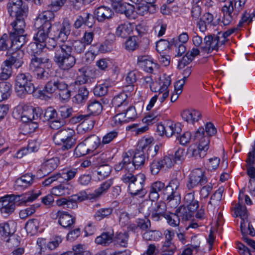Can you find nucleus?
<instances>
[{"label": "nucleus", "instance_id": "f257e3e1", "mask_svg": "<svg viewBox=\"0 0 255 255\" xmlns=\"http://www.w3.org/2000/svg\"><path fill=\"white\" fill-rule=\"evenodd\" d=\"M204 129L203 127L199 128L194 135L195 139L199 141L198 147L190 146L187 151L189 157L195 159L203 158L206 155V151L209 149L210 140L204 135Z\"/></svg>", "mask_w": 255, "mask_h": 255}, {"label": "nucleus", "instance_id": "f03ea898", "mask_svg": "<svg viewBox=\"0 0 255 255\" xmlns=\"http://www.w3.org/2000/svg\"><path fill=\"white\" fill-rule=\"evenodd\" d=\"M40 110L36 109L32 106H18L16 107L13 112L12 116L17 120H20L23 123H31L35 126V128L37 127V122L33 121L41 118Z\"/></svg>", "mask_w": 255, "mask_h": 255}, {"label": "nucleus", "instance_id": "7ed1b4c3", "mask_svg": "<svg viewBox=\"0 0 255 255\" xmlns=\"http://www.w3.org/2000/svg\"><path fill=\"white\" fill-rule=\"evenodd\" d=\"M146 159L144 151L137 148L134 153L132 162L127 153H126L123 157V160L115 165V169L117 171H121L124 168L129 171H134L135 169H138L143 166Z\"/></svg>", "mask_w": 255, "mask_h": 255}, {"label": "nucleus", "instance_id": "20e7f679", "mask_svg": "<svg viewBox=\"0 0 255 255\" xmlns=\"http://www.w3.org/2000/svg\"><path fill=\"white\" fill-rule=\"evenodd\" d=\"M51 66V61L48 57H38L33 55L29 64V69L34 73L37 79L46 80L49 75L46 69L50 68Z\"/></svg>", "mask_w": 255, "mask_h": 255}, {"label": "nucleus", "instance_id": "39448f33", "mask_svg": "<svg viewBox=\"0 0 255 255\" xmlns=\"http://www.w3.org/2000/svg\"><path fill=\"white\" fill-rule=\"evenodd\" d=\"M62 49L61 50L60 47L58 48L53 60L60 69L68 71L75 65L76 58L71 54V49L69 46H64Z\"/></svg>", "mask_w": 255, "mask_h": 255}, {"label": "nucleus", "instance_id": "423d86ee", "mask_svg": "<svg viewBox=\"0 0 255 255\" xmlns=\"http://www.w3.org/2000/svg\"><path fill=\"white\" fill-rule=\"evenodd\" d=\"M32 77L29 73H19L15 78V91L17 95L23 97L27 94H32L35 87L31 82Z\"/></svg>", "mask_w": 255, "mask_h": 255}, {"label": "nucleus", "instance_id": "0eeeda50", "mask_svg": "<svg viewBox=\"0 0 255 255\" xmlns=\"http://www.w3.org/2000/svg\"><path fill=\"white\" fill-rule=\"evenodd\" d=\"M37 29V32L33 35V43H31L27 47L29 52L32 53H36V47L38 44L41 47H44L45 44V41L48 38L49 34L50 32L51 28L40 26L39 27H35Z\"/></svg>", "mask_w": 255, "mask_h": 255}, {"label": "nucleus", "instance_id": "6e6552de", "mask_svg": "<svg viewBox=\"0 0 255 255\" xmlns=\"http://www.w3.org/2000/svg\"><path fill=\"white\" fill-rule=\"evenodd\" d=\"M208 182L205 175V169L201 168L193 170L189 175L186 187L189 190H192L198 185L202 186Z\"/></svg>", "mask_w": 255, "mask_h": 255}, {"label": "nucleus", "instance_id": "1a4fd4ad", "mask_svg": "<svg viewBox=\"0 0 255 255\" xmlns=\"http://www.w3.org/2000/svg\"><path fill=\"white\" fill-rule=\"evenodd\" d=\"M16 197L13 195H6L0 198V212L5 217L11 215L16 208Z\"/></svg>", "mask_w": 255, "mask_h": 255}, {"label": "nucleus", "instance_id": "9d476101", "mask_svg": "<svg viewBox=\"0 0 255 255\" xmlns=\"http://www.w3.org/2000/svg\"><path fill=\"white\" fill-rule=\"evenodd\" d=\"M145 179L143 174H136V178L128 186V191L132 196L143 197L145 195L146 191L144 188Z\"/></svg>", "mask_w": 255, "mask_h": 255}, {"label": "nucleus", "instance_id": "9b49d317", "mask_svg": "<svg viewBox=\"0 0 255 255\" xmlns=\"http://www.w3.org/2000/svg\"><path fill=\"white\" fill-rule=\"evenodd\" d=\"M7 9L11 17L28 14V7L22 0H9Z\"/></svg>", "mask_w": 255, "mask_h": 255}, {"label": "nucleus", "instance_id": "f8f14e48", "mask_svg": "<svg viewBox=\"0 0 255 255\" xmlns=\"http://www.w3.org/2000/svg\"><path fill=\"white\" fill-rule=\"evenodd\" d=\"M61 236H56L52 238L47 244H45V240L44 239H38L37 245L39 248L40 255H51L49 251L56 249L62 242Z\"/></svg>", "mask_w": 255, "mask_h": 255}, {"label": "nucleus", "instance_id": "ddd939ff", "mask_svg": "<svg viewBox=\"0 0 255 255\" xmlns=\"http://www.w3.org/2000/svg\"><path fill=\"white\" fill-rule=\"evenodd\" d=\"M87 198L85 194L79 193L69 197L68 198H61L56 201L57 206L65 209H75L77 207L78 202H82Z\"/></svg>", "mask_w": 255, "mask_h": 255}, {"label": "nucleus", "instance_id": "4468645a", "mask_svg": "<svg viewBox=\"0 0 255 255\" xmlns=\"http://www.w3.org/2000/svg\"><path fill=\"white\" fill-rule=\"evenodd\" d=\"M54 10L49 8V10H45L39 13L36 17L34 21V26L35 27H39L44 26L51 28V21L53 20L55 14Z\"/></svg>", "mask_w": 255, "mask_h": 255}, {"label": "nucleus", "instance_id": "2eb2a0df", "mask_svg": "<svg viewBox=\"0 0 255 255\" xmlns=\"http://www.w3.org/2000/svg\"><path fill=\"white\" fill-rule=\"evenodd\" d=\"M222 45L217 35H209L204 37L201 49L205 53H210L213 50H217Z\"/></svg>", "mask_w": 255, "mask_h": 255}, {"label": "nucleus", "instance_id": "dca6fc26", "mask_svg": "<svg viewBox=\"0 0 255 255\" xmlns=\"http://www.w3.org/2000/svg\"><path fill=\"white\" fill-rule=\"evenodd\" d=\"M238 200V204L235 208L234 212L236 216H239L242 220L241 223V230L242 233H244L245 232L244 230L246 229V221H247L248 213L246 207L243 204L242 198L241 194H239Z\"/></svg>", "mask_w": 255, "mask_h": 255}, {"label": "nucleus", "instance_id": "f3484780", "mask_svg": "<svg viewBox=\"0 0 255 255\" xmlns=\"http://www.w3.org/2000/svg\"><path fill=\"white\" fill-rule=\"evenodd\" d=\"M27 16V14H24L23 16L17 15L12 16V17H14L15 19L10 23L12 29L10 34H25V28L26 25L25 18Z\"/></svg>", "mask_w": 255, "mask_h": 255}, {"label": "nucleus", "instance_id": "a211bd4d", "mask_svg": "<svg viewBox=\"0 0 255 255\" xmlns=\"http://www.w3.org/2000/svg\"><path fill=\"white\" fill-rule=\"evenodd\" d=\"M223 191V188H219L211 196L207 205V210L208 212H211L213 214H214L215 211L220 204Z\"/></svg>", "mask_w": 255, "mask_h": 255}, {"label": "nucleus", "instance_id": "6ab92c4d", "mask_svg": "<svg viewBox=\"0 0 255 255\" xmlns=\"http://www.w3.org/2000/svg\"><path fill=\"white\" fill-rule=\"evenodd\" d=\"M71 23L68 18H64L59 29L55 33L56 38H60L61 41H65L71 32Z\"/></svg>", "mask_w": 255, "mask_h": 255}, {"label": "nucleus", "instance_id": "aec40b11", "mask_svg": "<svg viewBox=\"0 0 255 255\" xmlns=\"http://www.w3.org/2000/svg\"><path fill=\"white\" fill-rule=\"evenodd\" d=\"M34 178L32 174H25L15 180L14 187L16 189H25L32 184Z\"/></svg>", "mask_w": 255, "mask_h": 255}, {"label": "nucleus", "instance_id": "412c9836", "mask_svg": "<svg viewBox=\"0 0 255 255\" xmlns=\"http://www.w3.org/2000/svg\"><path fill=\"white\" fill-rule=\"evenodd\" d=\"M94 14L98 21L103 22L107 19H111L114 13L110 7L101 6L95 10Z\"/></svg>", "mask_w": 255, "mask_h": 255}, {"label": "nucleus", "instance_id": "4be33fe9", "mask_svg": "<svg viewBox=\"0 0 255 255\" xmlns=\"http://www.w3.org/2000/svg\"><path fill=\"white\" fill-rule=\"evenodd\" d=\"M16 231V223L13 221L0 224V236L5 240Z\"/></svg>", "mask_w": 255, "mask_h": 255}, {"label": "nucleus", "instance_id": "5701e85b", "mask_svg": "<svg viewBox=\"0 0 255 255\" xmlns=\"http://www.w3.org/2000/svg\"><path fill=\"white\" fill-rule=\"evenodd\" d=\"M59 163L57 157H53L45 160L41 165L40 171L44 175L48 174L54 170Z\"/></svg>", "mask_w": 255, "mask_h": 255}, {"label": "nucleus", "instance_id": "b1692460", "mask_svg": "<svg viewBox=\"0 0 255 255\" xmlns=\"http://www.w3.org/2000/svg\"><path fill=\"white\" fill-rule=\"evenodd\" d=\"M183 120L188 123L194 124L198 122L201 118L202 115L200 112L195 110H187L184 111L181 113Z\"/></svg>", "mask_w": 255, "mask_h": 255}, {"label": "nucleus", "instance_id": "393cba45", "mask_svg": "<svg viewBox=\"0 0 255 255\" xmlns=\"http://www.w3.org/2000/svg\"><path fill=\"white\" fill-rule=\"evenodd\" d=\"M165 188V184L161 181H156L153 183L150 187L149 191V198L152 201L157 200L159 197V192L164 190Z\"/></svg>", "mask_w": 255, "mask_h": 255}, {"label": "nucleus", "instance_id": "a878e982", "mask_svg": "<svg viewBox=\"0 0 255 255\" xmlns=\"http://www.w3.org/2000/svg\"><path fill=\"white\" fill-rule=\"evenodd\" d=\"M58 222L64 228H70L75 222V218L66 212H59Z\"/></svg>", "mask_w": 255, "mask_h": 255}, {"label": "nucleus", "instance_id": "bb28decb", "mask_svg": "<svg viewBox=\"0 0 255 255\" xmlns=\"http://www.w3.org/2000/svg\"><path fill=\"white\" fill-rule=\"evenodd\" d=\"M17 50L12 52L10 57L6 59L5 61H8V64L14 65L16 68L20 67L23 63V57L24 56V52L19 49H16Z\"/></svg>", "mask_w": 255, "mask_h": 255}, {"label": "nucleus", "instance_id": "cd10ccee", "mask_svg": "<svg viewBox=\"0 0 255 255\" xmlns=\"http://www.w3.org/2000/svg\"><path fill=\"white\" fill-rule=\"evenodd\" d=\"M75 135V131L71 128L62 129L57 131L53 136L55 143H58L62 140L68 139Z\"/></svg>", "mask_w": 255, "mask_h": 255}, {"label": "nucleus", "instance_id": "c85d7f7f", "mask_svg": "<svg viewBox=\"0 0 255 255\" xmlns=\"http://www.w3.org/2000/svg\"><path fill=\"white\" fill-rule=\"evenodd\" d=\"M247 1V0H230L226 1L225 4L228 7H230L232 11L233 12V15L237 16L244 8Z\"/></svg>", "mask_w": 255, "mask_h": 255}, {"label": "nucleus", "instance_id": "c756f323", "mask_svg": "<svg viewBox=\"0 0 255 255\" xmlns=\"http://www.w3.org/2000/svg\"><path fill=\"white\" fill-rule=\"evenodd\" d=\"M10 46L14 49H19L26 42V34H9Z\"/></svg>", "mask_w": 255, "mask_h": 255}, {"label": "nucleus", "instance_id": "7c9ffc66", "mask_svg": "<svg viewBox=\"0 0 255 255\" xmlns=\"http://www.w3.org/2000/svg\"><path fill=\"white\" fill-rule=\"evenodd\" d=\"M182 131L181 125L180 123H175L171 121L166 122V136L170 137L175 135L177 137Z\"/></svg>", "mask_w": 255, "mask_h": 255}, {"label": "nucleus", "instance_id": "2f4dec72", "mask_svg": "<svg viewBox=\"0 0 255 255\" xmlns=\"http://www.w3.org/2000/svg\"><path fill=\"white\" fill-rule=\"evenodd\" d=\"M84 140V143L86 144L91 152L94 151L98 147L103 146L100 138L95 134L91 135Z\"/></svg>", "mask_w": 255, "mask_h": 255}, {"label": "nucleus", "instance_id": "473e14b6", "mask_svg": "<svg viewBox=\"0 0 255 255\" xmlns=\"http://www.w3.org/2000/svg\"><path fill=\"white\" fill-rule=\"evenodd\" d=\"M133 28L132 24L129 22L121 24L116 29V34L118 37L125 38L131 33Z\"/></svg>", "mask_w": 255, "mask_h": 255}, {"label": "nucleus", "instance_id": "72a5a7b5", "mask_svg": "<svg viewBox=\"0 0 255 255\" xmlns=\"http://www.w3.org/2000/svg\"><path fill=\"white\" fill-rule=\"evenodd\" d=\"M70 185L65 182L54 187L51 189V193L56 196L68 195L71 193Z\"/></svg>", "mask_w": 255, "mask_h": 255}, {"label": "nucleus", "instance_id": "f704fd0d", "mask_svg": "<svg viewBox=\"0 0 255 255\" xmlns=\"http://www.w3.org/2000/svg\"><path fill=\"white\" fill-rule=\"evenodd\" d=\"M78 169L77 168L67 169L57 173L60 183L67 182L75 177L77 174Z\"/></svg>", "mask_w": 255, "mask_h": 255}, {"label": "nucleus", "instance_id": "c9c22d12", "mask_svg": "<svg viewBox=\"0 0 255 255\" xmlns=\"http://www.w3.org/2000/svg\"><path fill=\"white\" fill-rule=\"evenodd\" d=\"M180 186V181L177 178L172 179L164 190V195L174 194L175 196L179 195L177 191Z\"/></svg>", "mask_w": 255, "mask_h": 255}, {"label": "nucleus", "instance_id": "e433bc0d", "mask_svg": "<svg viewBox=\"0 0 255 255\" xmlns=\"http://www.w3.org/2000/svg\"><path fill=\"white\" fill-rule=\"evenodd\" d=\"M128 95L125 92H122L115 96L112 100L113 106L118 109L126 107L128 105Z\"/></svg>", "mask_w": 255, "mask_h": 255}, {"label": "nucleus", "instance_id": "4c0bfd02", "mask_svg": "<svg viewBox=\"0 0 255 255\" xmlns=\"http://www.w3.org/2000/svg\"><path fill=\"white\" fill-rule=\"evenodd\" d=\"M124 117L125 119L123 120L124 122H129L133 121L137 118V114L135 109L133 106H129L124 113L119 114L116 117V119L119 118V120H121V117Z\"/></svg>", "mask_w": 255, "mask_h": 255}, {"label": "nucleus", "instance_id": "58836bf2", "mask_svg": "<svg viewBox=\"0 0 255 255\" xmlns=\"http://www.w3.org/2000/svg\"><path fill=\"white\" fill-rule=\"evenodd\" d=\"M41 194V193L40 191H37L23 195L15 196L16 197V200L19 201L20 204H26L32 202L36 199Z\"/></svg>", "mask_w": 255, "mask_h": 255}, {"label": "nucleus", "instance_id": "ea45409f", "mask_svg": "<svg viewBox=\"0 0 255 255\" xmlns=\"http://www.w3.org/2000/svg\"><path fill=\"white\" fill-rule=\"evenodd\" d=\"M89 94V91L85 87L79 88L78 93L73 97V101L77 104H82L87 100Z\"/></svg>", "mask_w": 255, "mask_h": 255}, {"label": "nucleus", "instance_id": "a19ab883", "mask_svg": "<svg viewBox=\"0 0 255 255\" xmlns=\"http://www.w3.org/2000/svg\"><path fill=\"white\" fill-rule=\"evenodd\" d=\"M196 210H192L189 206L182 205L176 210V213L183 220L188 221L192 218L194 212Z\"/></svg>", "mask_w": 255, "mask_h": 255}, {"label": "nucleus", "instance_id": "79ce46f5", "mask_svg": "<svg viewBox=\"0 0 255 255\" xmlns=\"http://www.w3.org/2000/svg\"><path fill=\"white\" fill-rule=\"evenodd\" d=\"M56 90L61 92L60 96L63 100H66L70 98L71 91L68 89V85L64 81L56 80Z\"/></svg>", "mask_w": 255, "mask_h": 255}, {"label": "nucleus", "instance_id": "37998d69", "mask_svg": "<svg viewBox=\"0 0 255 255\" xmlns=\"http://www.w3.org/2000/svg\"><path fill=\"white\" fill-rule=\"evenodd\" d=\"M221 12L223 14L222 22L224 25H228L232 22L233 20V12L232 11L230 7H228L224 4L221 8Z\"/></svg>", "mask_w": 255, "mask_h": 255}, {"label": "nucleus", "instance_id": "c03bdc74", "mask_svg": "<svg viewBox=\"0 0 255 255\" xmlns=\"http://www.w3.org/2000/svg\"><path fill=\"white\" fill-rule=\"evenodd\" d=\"M65 45L70 47L71 52L73 50L75 52L78 54L83 53L87 46L81 39L68 41L65 43Z\"/></svg>", "mask_w": 255, "mask_h": 255}, {"label": "nucleus", "instance_id": "a18cd8bd", "mask_svg": "<svg viewBox=\"0 0 255 255\" xmlns=\"http://www.w3.org/2000/svg\"><path fill=\"white\" fill-rule=\"evenodd\" d=\"M113 236V232H104L96 238L95 243L102 246H108L112 242Z\"/></svg>", "mask_w": 255, "mask_h": 255}, {"label": "nucleus", "instance_id": "49530a36", "mask_svg": "<svg viewBox=\"0 0 255 255\" xmlns=\"http://www.w3.org/2000/svg\"><path fill=\"white\" fill-rule=\"evenodd\" d=\"M11 85L9 82H0V102L6 100L11 94Z\"/></svg>", "mask_w": 255, "mask_h": 255}, {"label": "nucleus", "instance_id": "de8ad7c7", "mask_svg": "<svg viewBox=\"0 0 255 255\" xmlns=\"http://www.w3.org/2000/svg\"><path fill=\"white\" fill-rule=\"evenodd\" d=\"M111 170L112 168L110 165L108 164L103 165L99 166L95 171L94 175L99 180H102L110 175Z\"/></svg>", "mask_w": 255, "mask_h": 255}, {"label": "nucleus", "instance_id": "09e8293b", "mask_svg": "<svg viewBox=\"0 0 255 255\" xmlns=\"http://www.w3.org/2000/svg\"><path fill=\"white\" fill-rule=\"evenodd\" d=\"M0 70V80H6L11 76L12 66L8 64V61H4L1 65Z\"/></svg>", "mask_w": 255, "mask_h": 255}, {"label": "nucleus", "instance_id": "8fccbe9b", "mask_svg": "<svg viewBox=\"0 0 255 255\" xmlns=\"http://www.w3.org/2000/svg\"><path fill=\"white\" fill-rule=\"evenodd\" d=\"M183 205L189 206L192 210H197L199 207V203L195 199L194 192L187 193L184 198Z\"/></svg>", "mask_w": 255, "mask_h": 255}, {"label": "nucleus", "instance_id": "3c124183", "mask_svg": "<svg viewBox=\"0 0 255 255\" xmlns=\"http://www.w3.org/2000/svg\"><path fill=\"white\" fill-rule=\"evenodd\" d=\"M103 110L102 104L97 100H91L88 105V111L90 114L98 115L100 114Z\"/></svg>", "mask_w": 255, "mask_h": 255}, {"label": "nucleus", "instance_id": "603ef678", "mask_svg": "<svg viewBox=\"0 0 255 255\" xmlns=\"http://www.w3.org/2000/svg\"><path fill=\"white\" fill-rule=\"evenodd\" d=\"M112 184L113 181L112 180H108L102 183L100 187L95 190L94 192L92 194V198L99 197L102 194L106 193Z\"/></svg>", "mask_w": 255, "mask_h": 255}, {"label": "nucleus", "instance_id": "864d4df0", "mask_svg": "<svg viewBox=\"0 0 255 255\" xmlns=\"http://www.w3.org/2000/svg\"><path fill=\"white\" fill-rule=\"evenodd\" d=\"M56 39H60V38H56L55 34L53 37L49 38L47 42L45 41V44L44 45V47H47L48 49L54 52V55H56L57 50H58V48L60 47L61 50H62L64 46H67L65 44L61 45H58L56 41Z\"/></svg>", "mask_w": 255, "mask_h": 255}, {"label": "nucleus", "instance_id": "5fc2aeb1", "mask_svg": "<svg viewBox=\"0 0 255 255\" xmlns=\"http://www.w3.org/2000/svg\"><path fill=\"white\" fill-rule=\"evenodd\" d=\"M161 236V233L160 232L150 229L142 233L143 239L146 241H157Z\"/></svg>", "mask_w": 255, "mask_h": 255}, {"label": "nucleus", "instance_id": "6e6d98bb", "mask_svg": "<svg viewBox=\"0 0 255 255\" xmlns=\"http://www.w3.org/2000/svg\"><path fill=\"white\" fill-rule=\"evenodd\" d=\"M113 209L112 208H101L95 212L94 218L97 221H101L105 218H108L111 215Z\"/></svg>", "mask_w": 255, "mask_h": 255}, {"label": "nucleus", "instance_id": "4d7b16f0", "mask_svg": "<svg viewBox=\"0 0 255 255\" xmlns=\"http://www.w3.org/2000/svg\"><path fill=\"white\" fill-rule=\"evenodd\" d=\"M39 224V222L37 219H33L29 220L25 224V230L31 235H34L38 230Z\"/></svg>", "mask_w": 255, "mask_h": 255}, {"label": "nucleus", "instance_id": "13d9d810", "mask_svg": "<svg viewBox=\"0 0 255 255\" xmlns=\"http://www.w3.org/2000/svg\"><path fill=\"white\" fill-rule=\"evenodd\" d=\"M91 152L84 140L80 143L75 148L74 154L76 157H80Z\"/></svg>", "mask_w": 255, "mask_h": 255}, {"label": "nucleus", "instance_id": "bf43d9fd", "mask_svg": "<svg viewBox=\"0 0 255 255\" xmlns=\"http://www.w3.org/2000/svg\"><path fill=\"white\" fill-rule=\"evenodd\" d=\"M162 254L174 255L177 250V248L172 242H164L161 249Z\"/></svg>", "mask_w": 255, "mask_h": 255}, {"label": "nucleus", "instance_id": "052dcab7", "mask_svg": "<svg viewBox=\"0 0 255 255\" xmlns=\"http://www.w3.org/2000/svg\"><path fill=\"white\" fill-rule=\"evenodd\" d=\"M128 233H120L115 237L116 244L122 247H127L128 244Z\"/></svg>", "mask_w": 255, "mask_h": 255}, {"label": "nucleus", "instance_id": "680f3d73", "mask_svg": "<svg viewBox=\"0 0 255 255\" xmlns=\"http://www.w3.org/2000/svg\"><path fill=\"white\" fill-rule=\"evenodd\" d=\"M164 218L166 220L167 223L173 227H177L180 224V217L177 213L166 214L164 215Z\"/></svg>", "mask_w": 255, "mask_h": 255}, {"label": "nucleus", "instance_id": "e2e57ef3", "mask_svg": "<svg viewBox=\"0 0 255 255\" xmlns=\"http://www.w3.org/2000/svg\"><path fill=\"white\" fill-rule=\"evenodd\" d=\"M80 75H78L75 81L76 84L82 85L87 83L90 80L89 76L87 74L85 68L83 67L79 69Z\"/></svg>", "mask_w": 255, "mask_h": 255}, {"label": "nucleus", "instance_id": "0e129e2a", "mask_svg": "<svg viewBox=\"0 0 255 255\" xmlns=\"http://www.w3.org/2000/svg\"><path fill=\"white\" fill-rule=\"evenodd\" d=\"M108 88L109 84L108 83L98 85L94 89V95L98 97L105 96L108 93Z\"/></svg>", "mask_w": 255, "mask_h": 255}, {"label": "nucleus", "instance_id": "69168bd1", "mask_svg": "<svg viewBox=\"0 0 255 255\" xmlns=\"http://www.w3.org/2000/svg\"><path fill=\"white\" fill-rule=\"evenodd\" d=\"M153 141V138L152 137H143L138 142L137 148L145 152L149 146H152L151 144Z\"/></svg>", "mask_w": 255, "mask_h": 255}, {"label": "nucleus", "instance_id": "338daca9", "mask_svg": "<svg viewBox=\"0 0 255 255\" xmlns=\"http://www.w3.org/2000/svg\"><path fill=\"white\" fill-rule=\"evenodd\" d=\"M171 83V79L170 76L166 74L163 75V76L160 78L159 84L160 88L159 89V92L162 93L167 90L168 87L170 85Z\"/></svg>", "mask_w": 255, "mask_h": 255}, {"label": "nucleus", "instance_id": "774afa93", "mask_svg": "<svg viewBox=\"0 0 255 255\" xmlns=\"http://www.w3.org/2000/svg\"><path fill=\"white\" fill-rule=\"evenodd\" d=\"M58 113L56 110L51 107H48L42 114L43 121H50L54 120L57 117Z\"/></svg>", "mask_w": 255, "mask_h": 255}]
</instances>
